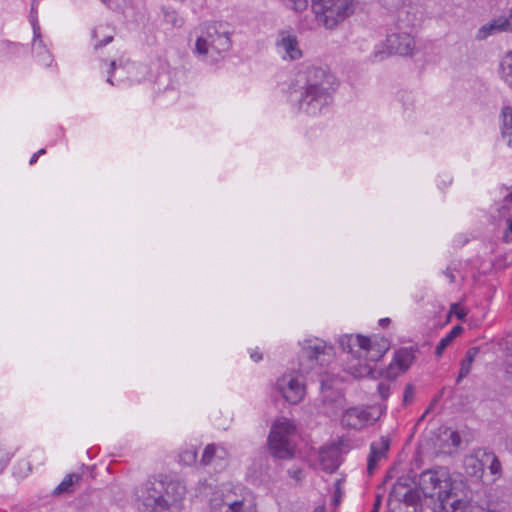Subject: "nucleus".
<instances>
[{
  "instance_id": "1",
  "label": "nucleus",
  "mask_w": 512,
  "mask_h": 512,
  "mask_svg": "<svg viewBox=\"0 0 512 512\" xmlns=\"http://www.w3.org/2000/svg\"><path fill=\"white\" fill-rule=\"evenodd\" d=\"M293 93L299 111L316 116L333 101L336 77L329 70L303 62L293 68Z\"/></svg>"
},
{
  "instance_id": "2",
  "label": "nucleus",
  "mask_w": 512,
  "mask_h": 512,
  "mask_svg": "<svg viewBox=\"0 0 512 512\" xmlns=\"http://www.w3.org/2000/svg\"><path fill=\"white\" fill-rule=\"evenodd\" d=\"M185 495V485L164 474L150 477L135 489L140 512H182Z\"/></svg>"
},
{
  "instance_id": "3",
  "label": "nucleus",
  "mask_w": 512,
  "mask_h": 512,
  "mask_svg": "<svg viewBox=\"0 0 512 512\" xmlns=\"http://www.w3.org/2000/svg\"><path fill=\"white\" fill-rule=\"evenodd\" d=\"M339 344L344 351L357 359V364L349 366L351 374L357 378L370 376L373 372V364L379 361L389 349V342L386 339L371 341L370 338L362 335H344L340 337Z\"/></svg>"
},
{
  "instance_id": "4",
  "label": "nucleus",
  "mask_w": 512,
  "mask_h": 512,
  "mask_svg": "<svg viewBox=\"0 0 512 512\" xmlns=\"http://www.w3.org/2000/svg\"><path fill=\"white\" fill-rule=\"evenodd\" d=\"M199 29L192 53L202 62H218L231 47L228 31L217 23L203 24Z\"/></svg>"
},
{
  "instance_id": "5",
  "label": "nucleus",
  "mask_w": 512,
  "mask_h": 512,
  "mask_svg": "<svg viewBox=\"0 0 512 512\" xmlns=\"http://www.w3.org/2000/svg\"><path fill=\"white\" fill-rule=\"evenodd\" d=\"M419 488L426 497L436 498L444 509L447 506L456 509L460 502V498L446 471H424L420 475Z\"/></svg>"
},
{
  "instance_id": "6",
  "label": "nucleus",
  "mask_w": 512,
  "mask_h": 512,
  "mask_svg": "<svg viewBox=\"0 0 512 512\" xmlns=\"http://www.w3.org/2000/svg\"><path fill=\"white\" fill-rule=\"evenodd\" d=\"M246 489L240 485H224L213 492L210 512H249L246 505Z\"/></svg>"
},
{
  "instance_id": "7",
  "label": "nucleus",
  "mask_w": 512,
  "mask_h": 512,
  "mask_svg": "<svg viewBox=\"0 0 512 512\" xmlns=\"http://www.w3.org/2000/svg\"><path fill=\"white\" fill-rule=\"evenodd\" d=\"M311 10L316 21L332 29L354 13V2H312Z\"/></svg>"
},
{
  "instance_id": "8",
  "label": "nucleus",
  "mask_w": 512,
  "mask_h": 512,
  "mask_svg": "<svg viewBox=\"0 0 512 512\" xmlns=\"http://www.w3.org/2000/svg\"><path fill=\"white\" fill-rule=\"evenodd\" d=\"M268 449L275 458L288 457V420L285 417L273 422L268 436Z\"/></svg>"
},
{
  "instance_id": "9",
  "label": "nucleus",
  "mask_w": 512,
  "mask_h": 512,
  "mask_svg": "<svg viewBox=\"0 0 512 512\" xmlns=\"http://www.w3.org/2000/svg\"><path fill=\"white\" fill-rule=\"evenodd\" d=\"M379 415L374 408L352 407L342 415V425L355 430H360L377 421Z\"/></svg>"
},
{
  "instance_id": "10",
  "label": "nucleus",
  "mask_w": 512,
  "mask_h": 512,
  "mask_svg": "<svg viewBox=\"0 0 512 512\" xmlns=\"http://www.w3.org/2000/svg\"><path fill=\"white\" fill-rule=\"evenodd\" d=\"M30 23L33 29L32 51L39 58V62L45 66H50L52 56L46 48L41 35V28L38 23L37 11L34 6L31 8Z\"/></svg>"
},
{
  "instance_id": "11",
  "label": "nucleus",
  "mask_w": 512,
  "mask_h": 512,
  "mask_svg": "<svg viewBox=\"0 0 512 512\" xmlns=\"http://www.w3.org/2000/svg\"><path fill=\"white\" fill-rule=\"evenodd\" d=\"M390 446L391 439L386 435H382L371 442L367 457V472L369 475H372L379 463L387 458Z\"/></svg>"
},
{
  "instance_id": "12",
  "label": "nucleus",
  "mask_w": 512,
  "mask_h": 512,
  "mask_svg": "<svg viewBox=\"0 0 512 512\" xmlns=\"http://www.w3.org/2000/svg\"><path fill=\"white\" fill-rule=\"evenodd\" d=\"M390 54L410 55L415 48L414 38L407 32L392 33L386 38Z\"/></svg>"
},
{
  "instance_id": "13",
  "label": "nucleus",
  "mask_w": 512,
  "mask_h": 512,
  "mask_svg": "<svg viewBox=\"0 0 512 512\" xmlns=\"http://www.w3.org/2000/svg\"><path fill=\"white\" fill-rule=\"evenodd\" d=\"M414 360L411 349L401 348L394 353L393 359L386 369V377L394 379L409 369Z\"/></svg>"
},
{
  "instance_id": "14",
  "label": "nucleus",
  "mask_w": 512,
  "mask_h": 512,
  "mask_svg": "<svg viewBox=\"0 0 512 512\" xmlns=\"http://www.w3.org/2000/svg\"><path fill=\"white\" fill-rule=\"evenodd\" d=\"M485 449L478 448L464 458V468L467 474L481 478L485 467Z\"/></svg>"
},
{
  "instance_id": "15",
  "label": "nucleus",
  "mask_w": 512,
  "mask_h": 512,
  "mask_svg": "<svg viewBox=\"0 0 512 512\" xmlns=\"http://www.w3.org/2000/svg\"><path fill=\"white\" fill-rule=\"evenodd\" d=\"M501 32H512V21L509 18L499 17L483 25L477 31L476 38L483 40Z\"/></svg>"
},
{
  "instance_id": "16",
  "label": "nucleus",
  "mask_w": 512,
  "mask_h": 512,
  "mask_svg": "<svg viewBox=\"0 0 512 512\" xmlns=\"http://www.w3.org/2000/svg\"><path fill=\"white\" fill-rule=\"evenodd\" d=\"M227 458H228V452L224 447L215 445V444H209L206 446V448L203 451V455L201 458V464L202 465H211V464L221 465L222 463L226 462Z\"/></svg>"
},
{
  "instance_id": "17",
  "label": "nucleus",
  "mask_w": 512,
  "mask_h": 512,
  "mask_svg": "<svg viewBox=\"0 0 512 512\" xmlns=\"http://www.w3.org/2000/svg\"><path fill=\"white\" fill-rule=\"evenodd\" d=\"M288 379L285 374L277 378V380L271 384L269 389V396L275 404L282 403L285 405L288 396Z\"/></svg>"
},
{
  "instance_id": "18",
  "label": "nucleus",
  "mask_w": 512,
  "mask_h": 512,
  "mask_svg": "<svg viewBox=\"0 0 512 512\" xmlns=\"http://www.w3.org/2000/svg\"><path fill=\"white\" fill-rule=\"evenodd\" d=\"M501 137L512 148V107L504 106L501 111Z\"/></svg>"
},
{
  "instance_id": "19",
  "label": "nucleus",
  "mask_w": 512,
  "mask_h": 512,
  "mask_svg": "<svg viewBox=\"0 0 512 512\" xmlns=\"http://www.w3.org/2000/svg\"><path fill=\"white\" fill-rule=\"evenodd\" d=\"M290 405L301 402L306 394V385L302 375L290 378Z\"/></svg>"
},
{
  "instance_id": "20",
  "label": "nucleus",
  "mask_w": 512,
  "mask_h": 512,
  "mask_svg": "<svg viewBox=\"0 0 512 512\" xmlns=\"http://www.w3.org/2000/svg\"><path fill=\"white\" fill-rule=\"evenodd\" d=\"M326 349V342L318 338L306 339L303 342V350L310 359L317 358L320 354H325Z\"/></svg>"
},
{
  "instance_id": "21",
  "label": "nucleus",
  "mask_w": 512,
  "mask_h": 512,
  "mask_svg": "<svg viewBox=\"0 0 512 512\" xmlns=\"http://www.w3.org/2000/svg\"><path fill=\"white\" fill-rule=\"evenodd\" d=\"M82 477L80 474L71 473L66 475L62 482L54 489L55 495L70 494L74 491L75 485L79 484Z\"/></svg>"
},
{
  "instance_id": "22",
  "label": "nucleus",
  "mask_w": 512,
  "mask_h": 512,
  "mask_svg": "<svg viewBox=\"0 0 512 512\" xmlns=\"http://www.w3.org/2000/svg\"><path fill=\"white\" fill-rule=\"evenodd\" d=\"M478 353H479L478 347H472V348L468 349V351L466 352L465 358L461 361L460 371H459V375L457 378L458 383L461 382V380L463 378H465L470 373L472 364L474 362L475 357L478 355Z\"/></svg>"
},
{
  "instance_id": "23",
  "label": "nucleus",
  "mask_w": 512,
  "mask_h": 512,
  "mask_svg": "<svg viewBox=\"0 0 512 512\" xmlns=\"http://www.w3.org/2000/svg\"><path fill=\"white\" fill-rule=\"evenodd\" d=\"M108 30V26L100 25L92 31V37L95 39V49H99L113 40V35L107 33Z\"/></svg>"
},
{
  "instance_id": "24",
  "label": "nucleus",
  "mask_w": 512,
  "mask_h": 512,
  "mask_svg": "<svg viewBox=\"0 0 512 512\" xmlns=\"http://www.w3.org/2000/svg\"><path fill=\"white\" fill-rule=\"evenodd\" d=\"M462 327L454 326L449 333H447L437 344L435 355L441 357L445 349L452 343V341L462 332Z\"/></svg>"
},
{
  "instance_id": "25",
  "label": "nucleus",
  "mask_w": 512,
  "mask_h": 512,
  "mask_svg": "<svg viewBox=\"0 0 512 512\" xmlns=\"http://www.w3.org/2000/svg\"><path fill=\"white\" fill-rule=\"evenodd\" d=\"M500 76L512 88V51L508 52L500 63Z\"/></svg>"
},
{
  "instance_id": "26",
  "label": "nucleus",
  "mask_w": 512,
  "mask_h": 512,
  "mask_svg": "<svg viewBox=\"0 0 512 512\" xmlns=\"http://www.w3.org/2000/svg\"><path fill=\"white\" fill-rule=\"evenodd\" d=\"M485 465H488V469L492 475L499 478L502 474V466L498 457L492 452L485 449Z\"/></svg>"
},
{
  "instance_id": "27",
  "label": "nucleus",
  "mask_w": 512,
  "mask_h": 512,
  "mask_svg": "<svg viewBox=\"0 0 512 512\" xmlns=\"http://www.w3.org/2000/svg\"><path fill=\"white\" fill-rule=\"evenodd\" d=\"M164 21L173 27L180 28L184 25V18L180 16L175 10L170 8H163Z\"/></svg>"
},
{
  "instance_id": "28",
  "label": "nucleus",
  "mask_w": 512,
  "mask_h": 512,
  "mask_svg": "<svg viewBox=\"0 0 512 512\" xmlns=\"http://www.w3.org/2000/svg\"><path fill=\"white\" fill-rule=\"evenodd\" d=\"M279 40L277 41V47L279 52L282 54V58L286 59L288 56V34L284 31L279 33Z\"/></svg>"
},
{
  "instance_id": "29",
  "label": "nucleus",
  "mask_w": 512,
  "mask_h": 512,
  "mask_svg": "<svg viewBox=\"0 0 512 512\" xmlns=\"http://www.w3.org/2000/svg\"><path fill=\"white\" fill-rule=\"evenodd\" d=\"M13 453L9 451L6 447L0 445V473L6 468L9 464Z\"/></svg>"
},
{
  "instance_id": "30",
  "label": "nucleus",
  "mask_w": 512,
  "mask_h": 512,
  "mask_svg": "<svg viewBox=\"0 0 512 512\" xmlns=\"http://www.w3.org/2000/svg\"><path fill=\"white\" fill-rule=\"evenodd\" d=\"M180 462L185 465H191L196 461L197 452L194 449H188L183 451L180 455Z\"/></svg>"
},
{
  "instance_id": "31",
  "label": "nucleus",
  "mask_w": 512,
  "mask_h": 512,
  "mask_svg": "<svg viewBox=\"0 0 512 512\" xmlns=\"http://www.w3.org/2000/svg\"><path fill=\"white\" fill-rule=\"evenodd\" d=\"M302 57V51L298 47L295 38L290 37V59H298Z\"/></svg>"
},
{
  "instance_id": "32",
  "label": "nucleus",
  "mask_w": 512,
  "mask_h": 512,
  "mask_svg": "<svg viewBox=\"0 0 512 512\" xmlns=\"http://www.w3.org/2000/svg\"><path fill=\"white\" fill-rule=\"evenodd\" d=\"M414 396V388L412 385H407L405 387V391H404V395H403V400L405 403H409L411 402L412 398Z\"/></svg>"
},
{
  "instance_id": "33",
  "label": "nucleus",
  "mask_w": 512,
  "mask_h": 512,
  "mask_svg": "<svg viewBox=\"0 0 512 512\" xmlns=\"http://www.w3.org/2000/svg\"><path fill=\"white\" fill-rule=\"evenodd\" d=\"M377 389L382 399H386L389 396V385L385 383H379Z\"/></svg>"
},
{
  "instance_id": "34",
  "label": "nucleus",
  "mask_w": 512,
  "mask_h": 512,
  "mask_svg": "<svg viewBox=\"0 0 512 512\" xmlns=\"http://www.w3.org/2000/svg\"><path fill=\"white\" fill-rule=\"evenodd\" d=\"M503 237L506 242H512V218L507 220V230Z\"/></svg>"
},
{
  "instance_id": "35",
  "label": "nucleus",
  "mask_w": 512,
  "mask_h": 512,
  "mask_svg": "<svg viewBox=\"0 0 512 512\" xmlns=\"http://www.w3.org/2000/svg\"><path fill=\"white\" fill-rule=\"evenodd\" d=\"M250 357L254 362H259L262 360V354L258 351L251 352Z\"/></svg>"
},
{
  "instance_id": "36",
  "label": "nucleus",
  "mask_w": 512,
  "mask_h": 512,
  "mask_svg": "<svg viewBox=\"0 0 512 512\" xmlns=\"http://www.w3.org/2000/svg\"><path fill=\"white\" fill-rule=\"evenodd\" d=\"M451 439L454 445H458L460 443V437L456 432L451 433Z\"/></svg>"
},
{
  "instance_id": "37",
  "label": "nucleus",
  "mask_w": 512,
  "mask_h": 512,
  "mask_svg": "<svg viewBox=\"0 0 512 512\" xmlns=\"http://www.w3.org/2000/svg\"><path fill=\"white\" fill-rule=\"evenodd\" d=\"M445 276L449 279V281L452 283L454 282V274L451 270L447 269L445 272H444Z\"/></svg>"
},
{
  "instance_id": "38",
  "label": "nucleus",
  "mask_w": 512,
  "mask_h": 512,
  "mask_svg": "<svg viewBox=\"0 0 512 512\" xmlns=\"http://www.w3.org/2000/svg\"><path fill=\"white\" fill-rule=\"evenodd\" d=\"M390 322V319L389 318H382L379 320V324L382 326V327H385L386 325H388Z\"/></svg>"
},
{
  "instance_id": "39",
  "label": "nucleus",
  "mask_w": 512,
  "mask_h": 512,
  "mask_svg": "<svg viewBox=\"0 0 512 512\" xmlns=\"http://www.w3.org/2000/svg\"><path fill=\"white\" fill-rule=\"evenodd\" d=\"M301 477H302L301 470H298V471L294 472L293 478H295L297 481H299L301 479Z\"/></svg>"
},
{
  "instance_id": "40",
  "label": "nucleus",
  "mask_w": 512,
  "mask_h": 512,
  "mask_svg": "<svg viewBox=\"0 0 512 512\" xmlns=\"http://www.w3.org/2000/svg\"><path fill=\"white\" fill-rule=\"evenodd\" d=\"M38 158H39L38 154H36V153H35V154H33V155H32V157H31V159H30V161H29V163H30L31 165H33L34 163H36V162H37Z\"/></svg>"
},
{
  "instance_id": "41",
  "label": "nucleus",
  "mask_w": 512,
  "mask_h": 512,
  "mask_svg": "<svg viewBox=\"0 0 512 512\" xmlns=\"http://www.w3.org/2000/svg\"><path fill=\"white\" fill-rule=\"evenodd\" d=\"M380 505H381V499H380V497L378 496V497L376 498L375 503H374V507H377V508H378V510H379V509H380Z\"/></svg>"
},
{
  "instance_id": "42",
  "label": "nucleus",
  "mask_w": 512,
  "mask_h": 512,
  "mask_svg": "<svg viewBox=\"0 0 512 512\" xmlns=\"http://www.w3.org/2000/svg\"><path fill=\"white\" fill-rule=\"evenodd\" d=\"M116 66H117L116 62H115V61H112V62L110 63V71H109V73H110L111 71H114V70L116 69Z\"/></svg>"
},
{
  "instance_id": "43",
  "label": "nucleus",
  "mask_w": 512,
  "mask_h": 512,
  "mask_svg": "<svg viewBox=\"0 0 512 512\" xmlns=\"http://www.w3.org/2000/svg\"><path fill=\"white\" fill-rule=\"evenodd\" d=\"M455 313L458 316V318H460V319H463L466 315L463 311H459V312L455 311Z\"/></svg>"
},
{
  "instance_id": "44",
  "label": "nucleus",
  "mask_w": 512,
  "mask_h": 512,
  "mask_svg": "<svg viewBox=\"0 0 512 512\" xmlns=\"http://www.w3.org/2000/svg\"><path fill=\"white\" fill-rule=\"evenodd\" d=\"M400 21L401 22H406L407 25H413V22L411 20H409V19L408 20H404V19L400 18Z\"/></svg>"
},
{
  "instance_id": "45",
  "label": "nucleus",
  "mask_w": 512,
  "mask_h": 512,
  "mask_svg": "<svg viewBox=\"0 0 512 512\" xmlns=\"http://www.w3.org/2000/svg\"><path fill=\"white\" fill-rule=\"evenodd\" d=\"M314 512H325L324 507H317L315 508Z\"/></svg>"
},
{
  "instance_id": "46",
  "label": "nucleus",
  "mask_w": 512,
  "mask_h": 512,
  "mask_svg": "<svg viewBox=\"0 0 512 512\" xmlns=\"http://www.w3.org/2000/svg\"><path fill=\"white\" fill-rule=\"evenodd\" d=\"M505 199H506L507 201L512 202V192H511V193H509V194L505 197Z\"/></svg>"
},
{
  "instance_id": "47",
  "label": "nucleus",
  "mask_w": 512,
  "mask_h": 512,
  "mask_svg": "<svg viewBox=\"0 0 512 512\" xmlns=\"http://www.w3.org/2000/svg\"><path fill=\"white\" fill-rule=\"evenodd\" d=\"M45 153H46L45 149H40L38 152H36V154H38V156L43 155Z\"/></svg>"
},
{
  "instance_id": "48",
  "label": "nucleus",
  "mask_w": 512,
  "mask_h": 512,
  "mask_svg": "<svg viewBox=\"0 0 512 512\" xmlns=\"http://www.w3.org/2000/svg\"><path fill=\"white\" fill-rule=\"evenodd\" d=\"M408 7L406 5H403L401 13H408Z\"/></svg>"
},
{
  "instance_id": "49",
  "label": "nucleus",
  "mask_w": 512,
  "mask_h": 512,
  "mask_svg": "<svg viewBox=\"0 0 512 512\" xmlns=\"http://www.w3.org/2000/svg\"><path fill=\"white\" fill-rule=\"evenodd\" d=\"M289 429H290V436H291V435H292V430L294 429V426L292 425V423H291V422H290Z\"/></svg>"
},
{
  "instance_id": "50",
  "label": "nucleus",
  "mask_w": 512,
  "mask_h": 512,
  "mask_svg": "<svg viewBox=\"0 0 512 512\" xmlns=\"http://www.w3.org/2000/svg\"><path fill=\"white\" fill-rule=\"evenodd\" d=\"M107 82H108V83H110V84H113L112 79H111V76H109V77L107 78Z\"/></svg>"
},
{
  "instance_id": "51",
  "label": "nucleus",
  "mask_w": 512,
  "mask_h": 512,
  "mask_svg": "<svg viewBox=\"0 0 512 512\" xmlns=\"http://www.w3.org/2000/svg\"><path fill=\"white\" fill-rule=\"evenodd\" d=\"M371 512H379V511H378V508H377V507H373V509L371 510Z\"/></svg>"
},
{
  "instance_id": "52",
  "label": "nucleus",
  "mask_w": 512,
  "mask_h": 512,
  "mask_svg": "<svg viewBox=\"0 0 512 512\" xmlns=\"http://www.w3.org/2000/svg\"><path fill=\"white\" fill-rule=\"evenodd\" d=\"M289 455H290V458L293 456V451H292V449H291V448H290Z\"/></svg>"
},
{
  "instance_id": "53",
  "label": "nucleus",
  "mask_w": 512,
  "mask_h": 512,
  "mask_svg": "<svg viewBox=\"0 0 512 512\" xmlns=\"http://www.w3.org/2000/svg\"><path fill=\"white\" fill-rule=\"evenodd\" d=\"M457 307H458V305H457V304H454V305L452 306V309H453V310H455Z\"/></svg>"
},
{
  "instance_id": "54",
  "label": "nucleus",
  "mask_w": 512,
  "mask_h": 512,
  "mask_svg": "<svg viewBox=\"0 0 512 512\" xmlns=\"http://www.w3.org/2000/svg\"><path fill=\"white\" fill-rule=\"evenodd\" d=\"M299 3L302 4V5H305V6L307 4V2H305V1H302V2H299Z\"/></svg>"
}]
</instances>
